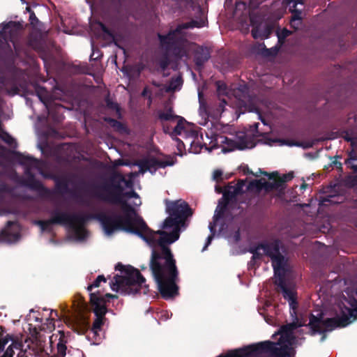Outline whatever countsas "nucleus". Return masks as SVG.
<instances>
[{"label":"nucleus","instance_id":"obj_54","mask_svg":"<svg viewBox=\"0 0 357 357\" xmlns=\"http://www.w3.org/2000/svg\"><path fill=\"white\" fill-rule=\"evenodd\" d=\"M214 236L213 234H210L207 238H206V243H205V245L203 248V250H206L207 248V247L211 243V241L214 238Z\"/></svg>","mask_w":357,"mask_h":357},{"label":"nucleus","instance_id":"obj_35","mask_svg":"<svg viewBox=\"0 0 357 357\" xmlns=\"http://www.w3.org/2000/svg\"><path fill=\"white\" fill-rule=\"evenodd\" d=\"M54 328V319L50 317L46 319L45 322L41 324L40 330L45 332H52Z\"/></svg>","mask_w":357,"mask_h":357},{"label":"nucleus","instance_id":"obj_5","mask_svg":"<svg viewBox=\"0 0 357 357\" xmlns=\"http://www.w3.org/2000/svg\"><path fill=\"white\" fill-rule=\"evenodd\" d=\"M90 218H91V216L89 215L70 214L67 212L55 210L52 211L50 219L38 220L37 224L43 231L48 230L51 225H68L73 230L78 239H84L86 231L83 227Z\"/></svg>","mask_w":357,"mask_h":357},{"label":"nucleus","instance_id":"obj_28","mask_svg":"<svg viewBox=\"0 0 357 357\" xmlns=\"http://www.w3.org/2000/svg\"><path fill=\"white\" fill-rule=\"evenodd\" d=\"M102 120L107 123L111 128L114 129V130L124 133L127 132L126 126L119 121H117L111 117L105 116L102 118Z\"/></svg>","mask_w":357,"mask_h":357},{"label":"nucleus","instance_id":"obj_53","mask_svg":"<svg viewBox=\"0 0 357 357\" xmlns=\"http://www.w3.org/2000/svg\"><path fill=\"white\" fill-rule=\"evenodd\" d=\"M6 169V164L0 159V176H3Z\"/></svg>","mask_w":357,"mask_h":357},{"label":"nucleus","instance_id":"obj_31","mask_svg":"<svg viewBox=\"0 0 357 357\" xmlns=\"http://www.w3.org/2000/svg\"><path fill=\"white\" fill-rule=\"evenodd\" d=\"M34 90L36 95L38 97L39 100L47 107V91L44 87L40 86L38 84L34 85Z\"/></svg>","mask_w":357,"mask_h":357},{"label":"nucleus","instance_id":"obj_64","mask_svg":"<svg viewBox=\"0 0 357 357\" xmlns=\"http://www.w3.org/2000/svg\"><path fill=\"white\" fill-rule=\"evenodd\" d=\"M151 84L155 87H160L162 86V84L160 82L155 81V80H153L151 82Z\"/></svg>","mask_w":357,"mask_h":357},{"label":"nucleus","instance_id":"obj_19","mask_svg":"<svg viewBox=\"0 0 357 357\" xmlns=\"http://www.w3.org/2000/svg\"><path fill=\"white\" fill-rule=\"evenodd\" d=\"M259 171L261 174L268 176L269 179L273 180V182L264 181V190L266 193H268L274 190H279L280 192H283L284 180H278V173L277 172L268 174L266 172L261 171V169H259Z\"/></svg>","mask_w":357,"mask_h":357},{"label":"nucleus","instance_id":"obj_17","mask_svg":"<svg viewBox=\"0 0 357 357\" xmlns=\"http://www.w3.org/2000/svg\"><path fill=\"white\" fill-rule=\"evenodd\" d=\"M90 303L93 307V312L96 317H104L107 312V301L100 292L90 293Z\"/></svg>","mask_w":357,"mask_h":357},{"label":"nucleus","instance_id":"obj_15","mask_svg":"<svg viewBox=\"0 0 357 357\" xmlns=\"http://www.w3.org/2000/svg\"><path fill=\"white\" fill-rule=\"evenodd\" d=\"M284 271L280 272V274H274L276 279L275 284L277 286V291L281 292L285 300H287L290 305L296 303V294L293 288L289 287L287 284Z\"/></svg>","mask_w":357,"mask_h":357},{"label":"nucleus","instance_id":"obj_57","mask_svg":"<svg viewBox=\"0 0 357 357\" xmlns=\"http://www.w3.org/2000/svg\"><path fill=\"white\" fill-rule=\"evenodd\" d=\"M262 256H263V254L261 253L259 251L256 253H253V255L252 256V261H257L258 259H261L262 258Z\"/></svg>","mask_w":357,"mask_h":357},{"label":"nucleus","instance_id":"obj_45","mask_svg":"<svg viewBox=\"0 0 357 357\" xmlns=\"http://www.w3.org/2000/svg\"><path fill=\"white\" fill-rule=\"evenodd\" d=\"M244 182L243 181L241 180L238 182V183L235 186L231 185V188L234 189L235 192H236V195H241L243 193V188Z\"/></svg>","mask_w":357,"mask_h":357},{"label":"nucleus","instance_id":"obj_60","mask_svg":"<svg viewBox=\"0 0 357 357\" xmlns=\"http://www.w3.org/2000/svg\"><path fill=\"white\" fill-rule=\"evenodd\" d=\"M20 351L19 354H17V357H27L26 356V350H23L22 349V347H21L20 349H18Z\"/></svg>","mask_w":357,"mask_h":357},{"label":"nucleus","instance_id":"obj_34","mask_svg":"<svg viewBox=\"0 0 357 357\" xmlns=\"http://www.w3.org/2000/svg\"><path fill=\"white\" fill-rule=\"evenodd\" d=\"M98 24L100 29H101V31L104 33L103 38L105 40L107 38H110L116 44V43L115 41V36H114V33L109 28H107V26L102 22H100V21L98 22Z\"/></svg>","mask_w":357,"mask_h":357},{"label":"nucleus","instance_id":"obj_8","mask_svg":"<svg viewBox=\"0 0 357 357\" xmlns=\"http://www.w3.org/2000/svg\"><path fill=\"white\" fill-rule=\"evenodd\" d=\"M260 247L262 248L264 255L271 258L274 274H280V272L285 271L286 260L280 252L282 242L279 239L264 241Z\"/></svg>","mask_w":357,"mask_h":357},{"label":"nucleus","instance_id":"obj_43","mask_svg":"<svg viewBox=\"0 0 357 357\" xmlns=\"http://www.w3.org/2000/svg\"><path fill=\"white\" fill-rule=\"evenodd\" d=\"M118 178L119 181L118 182H120V184H121L122 182L125 183L126 185L128 188H131L132 186V181H126L124 178V176L120 174H116L114 176L111 177L110 178H113V182H114V178Z\"/></svg>","mask_w":357,"mask_h":357},{"label":"nucleus","instance_id":"obj_29","mask_svg":"<svg viewBox=\"0 0 357 357\" xmlns=\"http://www.w3.org/2000/svg\"><path fill=\"white\" fill-rule=\"evenodd\" d=\"M105 102L106 104V107L108 109L114 111L116 112L117 118L119 119H121L122 114L121 112V107L117 102L112 101V100L110 98V95L109 93L105 96Z\"/></svg>","mask_w":357,"mask_h":357},{"label":"nucleus","instance_id":"obj_32","mask_svg":"<svg viewBox=\"0 0 357 357\" xmlns=\"http://www.w3.org/2000/svg\"><path fill=\"white\" fill-rule=\"evenodd\" d=\"M178 117L179 116L173 114V109L172 107L168 108L165 112H160L158 113V119L160 121H173Z\"/></svg>","mask_w":357,"mask_h":357},{"label":"nucleus","instance_id":"obj_18","mask_svg":"<svg viewBox=\"0 0 357 357\" xmlns=\"http://www.w3.org/2000/svg\"><path fill=\"white\" fill-rule=\"evenodd\" d=\"M236 196V192H235L234 189L231 188V185H228L227 188L223 192L222 197L219 201L218 206L215 210L216 213L214 215L215 220L220 219L223 215L229 202L234 199Z\"/></svg>","mask_w":357,"mask_h":357},{"label":"nucleus","instance_id":"obj_59","mask_svg":"<svg viewBox=\"0 0 357 357\" xmlns=\"http://www.w3.org/2000/svg\"><path fill=\"white\" fill-rule=\"evenodd\" d=\"M294 3V6L295 7L298 4L303 5V0H289V3Z\"/></svg>","mask_w":357,"mask_h":357},{"label":"nucleus","instance_id":"obj_52","mask_svg":"<svg viewBox=\"0 0 357 357\" xmlns=\"http://www.w3.org/2000/svg\"><path fill=\"white\" fill-rule=\"evenodd\" d=\"M29 21L31 22V24H36L38 22V17L36 16L34 12H33V11H31L30 13Z\"/></svg>","mask_w":357,"mask_h":357},{"label":"nucleus","instance_id":"obj_7","mask_svg":"<svg viewBox=\"0 0 357 357\" xmlns=\"http://www.w3.org/2000/svg\"><path fill=\"white\" fill-rule=\"evenodd\" d=\"M310 321L306 326L310 328V335H314L317 333L323 334L325 331H331L336 328H343L351 324L348 317L342 314L340 317L326 318L323 319L322 316L317 317L310 314Z\"/></svg>","mask_w":357,"mask_h":357},{"label":"nucleus","instance_id":"obj_46","mask_svg":"<svg viewBox=\"0 0 357 357\" xmlns=\"http://www.w3.org/2000/svg\"><path fill=\"white\" fill-rule=\"evenodd\" d=\"M290 31L287 29H284L280 33H278V42L282 43L285 38L290 35Z\"/></svg>","mask_w":357,"mask_h":357},{"label":"nucleus","instance_id":"obj_14","mask_svg":"<svg viewBox=\"0 0 357 357\" xmlns=\"http://www.w3.org/2000/svg\"><path fill=\"white\" fill-rule=\"evenodd\" d=\"M136 165L139 167V171L142 174L147 171L153 174L158 168H165L167 166H171L173 165V162L152 157L151 158L140 160L137 162Z\"/></svg>","mask_w":357,"mask_h":357},{"label":"nucleus","instance_id":"obj_13","mask_svg":"<svg viewBox=\"0 0 357 357\" xmlns=\"http://www.w3.org/2000/svg\"><path fill=\"white\" fill-rule=\"evenodd\" d=\"M3 327L0 326V357H13L14 349H20L23 347L21 342L13 340L9 335L3 337Z\"/></svg>","mask_w":357,"mask_h":357},{"label":"nucleus","instance_id":"obj_26","mask_svg":"<svg viewBox=\"0 0 357 357\" xmlns=\"http://www.w3.org/2000/svg\"><path fill=\"white\" fill-rule=\"evenodd\" d=\"M47 178L53 179L56 183V188L60 192H66L68 189V182L66 178H60L53 174H43Z\"/></svg>","mask_w":357,"mask_h":357},{"label":"nucleus","instance_id":"obj_4","mask_svg":"<svg viewBox=\"0 0 357 357\" xmlns=\"http://www.w3.org/2000/svg\"><path fill=\"white\" fill-rule=\"evenodd\" d=\"M205 20H192L190 22L179 24L174 29H170L167 34H157L160 47L167 52H171L176 59H181L187 56L188 53L185 48V39L179 36L183 29L201 28L204 26Z\"/></svg>","mask_w":357,"mask_h":357},{"label":"nucleus","instance_id":"obj_33","mask_svg":"<svg viewBox=\"0 0 357 357\" xmlns=\"http://www.w3.org/2000/svg\"><path fill=\"white\" fill-rule=\"evenodd\" d=\"M281 142L282 144H285L289 146H295L298 147H303V149L311 148L313 146V143L312 142H301L291 139H282Z\"/></svg>","mask_w":357,"mask_h":357},{"label":"nucleus","instance_id":"obj_12","mask_svg":"<svg viewBox=\"0 0 357 357\" xmlns=\"http://www.w3.org/2000/svg\"><path fill=\"white\" fill-rule=\"evenodd\" d=\"M26 178L20 181L21 185L26 187L33 191H36L40 196L47 197L50 194L48 188H45L41 181L36 178L33 173L29 168H26L24 172Z\"/></svg>","mask_w":357,"mask_h":357},{"label":"nucleus","instance_id":"obj_30","mask_svg":"<svg viewBox=\"0 0 357 357\" xmlns=\"http://www.w3.org/2000/svg\"><path fill=\"white\" fill-rule=\"evenodd\" d=\"M183 84V79L181 75L172 77L169 86L167 88V92L175 91L179 90Z\"/></svg>","mask_w":357,"mask_h":357},{"label":"nucleus","instance_id":"obj_27","mask_svg":"<svg viewBox=\"0 0 357 357\" xmlns=\"http://www.w3.org/2000/svg\"><path fill=\"white\" fill-rule=\"evenodd\" d=\"M13 154L15 155V158L22 165H38L39 162L36 158L29 155H26L18 151H15Z\"/></svg>","mask_w":357,"mask_h":357},{"label":"nucleus","instance_id":"obj_48","mask_svg":"<svg viewBox=\"0 0 357 357\" xmlns=\"http://www.w3.org/2000/svg\"><path fill=\"white\" fill-rule=\"evenodd\" d=\"M343 138L345 141L350 142L352 147H355L356 146V139L351 137L347 131L345 132V135L343 136Z\"/></svg>","mask_w":357,"mask_h":357},{"label":"nucleus","instance_id":"obj_37","mask_svg":"<svg viewBox=\"0 0 357 357\" xmlns=\"http://www.w3.org/2000/svg\"><path fill=\"white\" fill-rule=\"evenodd\" d=\"M101 282H107V278L103 275H98L93 282L87 287V291H91L93 288L99 287Z\"/></svg>","mask_w":357,"mask_h":357},{"label":"nucleus","instance_id":"obj_42","mask_svg":"<svg viewBox=\"0 0 357 357\" xmlns=\"http://www.w3.org/2000/svg\"><path fill=\"white\" fill-rule=\"evenodd\" d=\"M294 8L293 10L290 9L291 13H293L291 20H301L302 19L301 14H302V10L296 8V6L294 7V5L292 6Z\"/></svg>","mask_w":357,"mask_h":357},{"label":"nucleus","instance_id":"obj_9","mask_svg":"<svg viewBox=\"0 0 357 357\" xmlns=\"http://www.w3.org/2000/svg\"><path fill=\"white\" fill-rule=\"evenodd\" d=\"M105 320V316L96 317L92 326L90 327L89 322L85 316H80L75 322H73V328L74 331L78 334H85L89 333L87 337L91 338V335H92V338H94L95 341H96V337L98 336V333L101 331L102 326L104 325Z\"/></svg>","mask_w":357,"mask_h":357},{"label":"nucleus","instance_id":"obj_41","mask_svg":"<svg viewBox=\"0 0 357 357\" xmlns=\"http://www.w3.org/2000/svg\"><path fill=\"white\" fill-rule=\"evenodd\" d=\"M251 34L255 39H264L268 38V34H262V31L259 29V26L253 27L251 31Z\"/></svg>","mask_w":357,"mask_h":357},{"label":"nucleus","instance_id":"obj_20","mask_svg":"<svg viewBox=\"0 0 357 357\" xmlns=\"http://www.w3.org/2000/svg\"><path fill=\"white\" fill-rule=\"evenodd\" d=\"M348 303L351 307L346 306L343 303L339 305L340 314H342L348 317V321L351 323L357 319V298L354 296H349Z\"/></svg>","mask_w":357,"mask_h":357},{"label":"nucleus","instance_id":"obj_11","mask_svg":"<svg viewBox=\"0 0 357 357\" xmlns=\"http://www.w3.org/2000/svg\"><path fill=\"white\" fill-rule=\"evenodd\" d=\"M220 142L223 144L222 152L228 153L234 150H244L245 149H250L255 146V144L250 139H248V136L241 133L236 136V140L231 139L225 136L220 137Z\"/></svg>","mask_w":357,"mask_h":357},{"label":"nucleus","instance_id":"obj_58","mask_svg":"<svg viewBox=\"0 0 357 357\" xmlns=\"http://www.w3.org/2000/svg\"><path fill=\"white\" fill-rule=\"evenodd\" d=\"M349 158L352 160H357V153L352 150L349 154Z\"/></svg>","mask_w":357,"mask_h":357},{"label":"nucleus","instance_id":"obj_25","mask_svg":"<svg viewBox=\"0 0 357 357\" xmlns=\"http://www.w3.org/2000/svg\"><path fill=\"white\" fill-rule=\"evenodd\" d=\"M58 332L60 335L59 339V342L57 343V346H56L58 356L65 357V356L66 355V349H67L66 344L68 341V337L70 336V333L69 332H68L66 334V333L63 331H59Z\"/></svg>","mask_w":357,"mask_h":357},{"label":"nucleus","instance_id":"obj_63","mask_svg":"<svg viewBox=\"0 0 357 357\" xmlns=\"http://www.w3.org/2000/svg\"><path fill=\"white\" fill-rule=\"evenodd\" d=\"M271 32V29L269 27H266V29H264V30L262 31V34H265V35L268 34V37Z\"/></svg>","mask_w":357,"mask_h":357},{"label":"nucleus","instance_id":"obj_24","mask_svg":"<svg viewBox=\"0 0 357 357\" xmlns=\"http://www.w3.org/2000/svg\"><path fill=\"white\" fill-rule=\"evenodd\" d=\"M344 197L340 194H329L320 197V204L322 206L334 205L342 203Z\"/></svg>","mask_w":357,"mask_h":357},{"label":"nucleus","instance_id":"obj_47","mask_svg":"<svg viewBox=\"0 0 357 357\" xmlns=\"http://www.w3.org/2000/svg\"><path fill=\"white\" fill-rule=\"evenodd\" d=\"M222 170L220 169H216L213 172V179L216 181V182H220L222 181L224 178L222 177Z\"/></svg>","mask_w":357,"mask_h":357},{"label":"nucleus","instance_id":"obj_61","mask_svg":"<svg viewBox=\"0 0 357 357\" xmlns=\"http://www.w3.org/2000/svg\"><path fill=\"white\" fill-rule=\"evenodd\" d=\"M291 327L292 328V329H296L298 327H301L303 326H304L303 324H301V323H298V322H293L292 324H291Z\"/></svg>","mask_w":357,"mask_h":357},{"label":"nucleus","instance_id":"obj_3","mask_svg":"<svg viewBox=\"0 0 357 357\" xmlns=\"http://www.w3.org/2000/svg\"><path fill=\"white\" fill-rule=\"evenodd\" d=\"M115 269L121 271L122 275H114L109 282L112 291L123 296L139 294L142 289L144 294L149 291V287L145 284L146 279L138 269L121 263H118Z\"/></svg>","mask_w":357,"mask_h":357},{"label":"nucleus","instance_id":"obj_10","mask_svg":"<svg viewBox=\"0 0 357 357\" xmlns=\"http://www.w3.org/2000/svg\"><path fill=\"white\" fill-rule=\"evenodd\" d=\"M166 211L170 216H174L182 224L185 220L192 215V210L189 204L181 199L171 202L166 200Z\"/></svg>","mask_w":357,"mask_h":357},{"label":"nucleus","instance_id":"obj_40","mask_svg":"<svg viewBox=\"0 0 357 357\" xmlns=\"http://www.w3.org/2000/svg\"><path fill=\"white\" fill-rule=\"evenodd\" d=\"M0 138L8 145H12L15 141L13 137L9 133L2 130H0Z\"/></svg>","mask_w":357,"mask_h":357},{"label":"nucleus","instance_id":"obj_44","mask_svg":"<svg viewBox=\"0 0 357 357\" xmlns=\"http://www.w3.org/2000/svg\"><path fill=\"white\" fill-rule=\"evenodd\" d=\"M264 48H263V50H262V54L264 56H275L278 53V48H271V49H268L266 47V46L264 45Z\"/></svg>","mask_w":357,"mask_h":357},{"label":"nucleus","instance_id":"obj_62","mask_svg":"<svg viewBox=\"0 0 357 357\" xmlns=\"http://www.w3.org/2000/svg\"><path fill=\"white\" fill-rule=\"evenodd\" d=\"M151 93V92H150V91L149 90L148 87H144V89H143V91H142V94H141V95H142V96L145 97V96H146V95H147L148 93Z\"/></svg>","mask_w":357,"mask_h":357},{"label":"nucleus","instance_id":"obj_23","mask_svg":"<svg viewBox=\"0 0 357 357\" xmlns=\"http://www.w3.org/2000/svg\"><path fill=\"white\" fill-rule=\"evenodd\" d=\"M73 307L75 310L77 312V315L75 317L73 321L75 322L80 316H84L82 312L87 308V304L84 298L79 293L76 294L74 296Z\"/></svg>","mask_w":357,"mask_h":357},{"label":"nucleus","instance_id":"obj_56","mask_svg":"<svg viewBox=\"0 0 357 357\" xmlns=\"http://www.w3.org/2000/svg\"><path fill=\"white\" fill-rule=\"evenodd\" d=\"M103 298H105V301L107 302H109V298H118V296L117 295H115V294H109V293H107L106 294L105 296H102Z\"/></svg>","mask_w":357,"mask_h":357},{"label":"nucleus","instance_id":"obj_55","mask_svg":"<svg viewBox=\"0 0 357 357\" xmlns=\"http://www.w3.org/2000/svg\"><path fill=\"white\" fill-rule=\"evenodd\" d=\"M246 6H247L246 3L243 1H238V2H236V8L237 10L238 9H239V10L245 9Z\"/></svg>","mask_w":357,"mask_h":357},{"label":"nucleus","instance_id":"obj_16","mask_svg":"<svg viewBox=\"0 0 357 357\" xmlns=\"http://www.w3.org/2000/svg\"><path fill=\"white\" fill-rule=\"evenodd\" d=\"M20 238L19 226L17 222L8 221L6 227L0 232V241L12 243Z\"/></svg>","mask_w":357,"mask_h":357},{"label":"nucleus","instance_id":"obj_21","mask_svg":"<svg viewBox=\"0 0 357 357\" xmlns=\"http://www.w3.org/2000/svg\"><path fill=\"white\" fill-rule=\"evenodd\" d=\"M217 86V95L218 96L220 103L218 107V111L220 112H224L225 105L227 104L225 96H227L229 94V89L225 83L221 81L216 82Z\"/></svg>","mask_w":357,"mask_h":357},{"label":"nucleus","instance_id":"obj_38","mask_svg":"<svg viewBox=\"0 0 357 357\" xmlns=\"http://www.w3.org/2000/svg\"><path fill=\"white\" fill-rule=\"evenodd\" d=\"M249 189L255 188L257 192H260L264 190V181L263 179L255 180L250 183L248 185Z\"/></svg>","mask_w":357,"mask_h":357},{"label":"nucleus","instance_id":"obj_6","mask_svg":"<svg viewBox=\"0 0 357 357\" xmlns=\"http://www.w3.org/2000/svg\"><path fill=\"white\" fill-rule=\"evenodd\" d=\"M20 29V23L10 21L4 24L0 31V44L8 46L6 59L11 63H15L16 57L20 54V47L16 43Z\"/></svg>","mask_w":357,"mask_h":357},{"label":"nucleus","instance_id":"obj_50","mask_svg":"<svg viewBox=\"0 0 357 357\" xmlns=\"http://www.w3.org/2000/svg\"><path fill=\"white\" fill-rule=\"evenodd\" d=\"M261 245H263V241L257 243L256 245L253 246V247H251L250 249H249V252L250 253H252L253 255V253H256L257 252H259L260 250H262V248L260 247Z\"/></svg>","mask_w":357,"mask_h":357},{"label":"nucleus","instance_id":"obj_1","mask_svg":"<svg viewBox=\"0 0 357 357\" xmlns=\"http://www.w3.org/2000/svg\"><path fill=\"white\" fill-rule=\"evenodd\" d=\"M84 191L91 197L101 202L120 206L122 215L114 211H110L109 213L89 215L91 218H96L100 222L107 235H112L116 231L121 230L135 234L147 243L155 241L153 232L137 213L135 208L124 199L139 197L135 190L124 192V188L120 182H113V178H109L100 184H86Z\"/></svg>","mask_w":357,"mask_h":357},{"label":"nucleus","instance_id":"obj_39","mask_svg":"<svg viewBox=\"0 0 357 357\" xmlns=\"http://www.w3.org/2000/svg\"><path fill=\"white\" fill-rule=\"evenodd\" d=\"M166 52L169 53V52L167 51ZM169 54L174 56L171 52H169ZM169 63L170 61L167 54H164L159 61V66L162 70H165L169 66Z\"/></svg>","mask_w":357,"mask_h":357},{"label":"nucleus","instance_id":"obj_49","mask_svg":"<svg viewBox=\"0 0 357 357\" xmlns=\"http://www.w3.org/2000/svg\"><path fill=\"white\" fill-rule=\"evenodd\" d=\"M294 174L293 172H289L288 174H284L282 177H280L278 176V180H284V183L288 181H290L293 178Z\"/></svg>","mask_w":357,"mask_h":357},{"label":"nucleus","instance_id":"obj_2","mask_svg":"<svg viewBox=\"0 0 357 357\" xmlns=\"http://www.w3.org/2000/svg\"><path fill=\"white\" fill-rule=\"evenodd\" d=\"M183 225L181 222L174 216L167 217L162 225L163 229L174 227L173 231H167L158 230L153 232V237L159 234L160 237L157 243L159 249H153L151 252L149 268L157 284L158 290L162 298L167 300L178 295L179 287L177 282L179 280V272L176 266V261L174 257L171 249L167 244H171L179 238V226ZM155 239V238H154ZM148 243L149 244H154Z\"/></svg>","mask_w":357,"mask_h":357},{"label":"nucleus","instance_id":"obj_51","mask_svg":"<svg viewBox=\"0 0 357 357\" xmlns=\"http://www.w3.org/2000/svg\"><path fill=\"white\" fill-rule=\"evenodd\" d=\"M213 222H210L209 224V226H208V228L210 229V231H211V234H213L215 235V228H216V222L219 220H215L214 219V218H213Z\"/></svg>","mask_w":357,"mask_h":357},{"label":"nucleus","instance_id":"obj_36","mask_svg":"<svg viewBox=\"0 0 357 357\" xmlns=\"http://www.w3.org/2000/svg\"><path fill=\"white\" fill-rule=\"evenodd\" d=\"M185 120L182 116H180L177 119V124L173 129L172 134L173 135H180L184 129V123Z\"/></svg>","mask_w":357,"mask_h":357},{"label":"nucleus","instance_id":"obj_22","mask_svg":"<svg viewBox=\"0 0 357 357\" xmlns=\"http://www.w3.org/2000/svg\"><path fill=\"white\" fill-rule=\"evenodd\" d=\"M210 53L206 48L197 47L195 51L194 61L197 67H202L209 59Z\"/></svg>","mask_w":357,"mask_h":357}]
</instances>
